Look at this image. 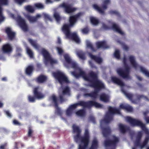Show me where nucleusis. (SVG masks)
Returning <instances> with one entry per match:
<instances>
[{"instance_id":"12","label":"nucleus","mask_w":149,"mask_h":149,"mask_svg":"<svg viewBox=\"0 0 149 149\" xmlns=\"http://www.w3.org/2000/svg\"><path fill=\"white\" fill-rule=\"evenodd\" d=\"M113 139L111 140L107 139L104 141V144L106 147L111 146H115L119 142V138L114 135L112 136Z\"/></svg>"},{"instance_id":"34","label":"nucleus","mask_w":149,"mask_h":149,"mask_svg":"<svg viewBox=\"0 0 149 149\" xmlns=\"http://www.w3.org/2000/svg\"><path fill=\"white\" fill-rule=\"evenodd\" d=\"M25 17L31 22H33L37 21L36 18L34 17H32L29 15H26Z\"/></svg>"},{"instance_id":"48","label":"nucleus","mask_w":149,"mask_h":149,"mask_svg":"<svg viewBox=\"0 0 149 149\" xmlns=\"http://www.w3.org/2000/svg\"><path fill=\"white\" fill-rule=\"evenodd\" d=\"M33 131L31 127H29L28 128V136L29 137H32L33 135Z\"/></svg>"},{"instance_id":"43","label":"nucleus","mask_w":149,"mask_h":149,"mask_svg":"<svg viewBox=\"0 0 149 149\" xmlns=\"http://www.w3.org/2000/svg\"><path fill=\"white\" fill-rule=\"evenodd\" d=\"M114 56L115 58L118 59H120V52L118 50H115L114 53Z\"/></svg>"},{"instance_id":"27","label":"nucleus","mask_w":149,"mask_h":149,"mask_svg":"<svg viewBox=\"0 0 149 149\" xmlns=\"http://www.w3.org/2000/svg\"><path fill=\"white\" fill-rule=\"evenodd\" d=\"M47 78L46 76L43 75L39 76L36 79V81L39 83H42L46 81Z\"/></svg>"},{"instance_id":"24","label":"nucleus","mask_w":149,"mask_h":149,"mask_svg":"<svg viewBox=\"0 0 149 149\" xmlns=\"http://www.w3.org/2000/svg\"><path fill=\"white\" fill-rule=\"evenodd\" d=\"M70 26H70V24H65L62 27V30L65 35L66 36L67 35H68V34L70 33Z\"/></svg>"},{"instance_id":"61","label":"nucleus","mask_w":149,"mask_h":149,"mask_svg":"<svg viewBox=\"0 0 149 149\" xmlns=\"http://www.w3.org/2000/svg\"><path fill=\"white\" fill-rule=\"evenodd\" d=\"M102 27L105 30H107L109 29V28L104 24H102Z\"/></svg>"},{"instance_id":"51","label":"nucleus","mask_w":149,"mask_h":149,"mask_svg":"<svg viewBox=\"0 0 149 149\" xmlns=\"http://www.w3.org/2000/svg\"><path fill=\"white\" fill-rule=\"evenodd\" d=\"M73 111L69 108H68L66 111V114L67 116H70L71 115Z\"/></svg>"},{"instance_id":"17","label":"nucleus","mask_w":149,"mask_h":149,"mask_svg":"<svg viewBox=\"0 0 149 149\" xmlns=\"http://www.w3.org/2000/svg\"><path fill=\"white\" fill-rule=\"evenodd\" d=\"M2 50L3 53L10 54L12 52L13 48L10 44L7 43L3 45Z\"/></svg>"},{"instance_id":"21","label":"nucleus","mask_w":149,"mask_h":149,"mask_svg":"<svg viewBox=\"0 0 149 149\" xmlns=\"http://www.w3.org/2000/svg\"><path fill=\"white\" fill-rule=\"evenodd\" d=\"M66 37L68 38L74 40L77 43H79L80 42V39L76 33H71L70 32L68 35H67Z\"/></svg>"},{"instance_id":"2","label":"nucleus","mask_w":149,"mask_h":149,"mask_svg":"<svg viewBox=\"0 0 149 149\" xmlns=\"http://www.w3.org/2000/svg\"><path fill=\"white\" fill-rule=\"evenodd\" d=\"M72 133L74 141L79 144L78 149H86L90 141V135L88 129L85 130L84 135L81 136V130L75 124L72 126Z\"/></svg>"},{"instance_id":"29","label":"nucleus","mask_w":149,"mask_h":149,"mask_svg":"<svg viewBox=\"0 0 149 149\" xmlns=\"http://www.w3.org/2000/svg\"><path fill=\"white\" fill-rule=\"evenodd\" d=\"M129 59L132 66L135 69H136L139 65L136 62L134 57L132 56H130L129 57Z\"/></svg>"},{"instance_id":"22","label":"nucleus","mask_w":149,"mask_h":149,"mask_svg":"<svg viewBox=\"0 0 149 149\" xmlns=\"http://www.w3.org/2000/svg\"><path fill=\"white\" fill-rule=\"evenodd\" d=\"M34 70V67L33 65H29L25 69V73L27 75L30 76L32 74Z\"/></svg>"},{"instance_id":"38","label":"nucleus","mask_w":149,"mask_h":149,"mask_svg":"<svg viewBox=\"0 0 149 149\" xmlns=\"http://www.w3.org/2000/svg\"><path fill=\"white\" fill-rule=\"evenodd\" d=\"M140 68L141 72L144 74L146 76L149 77V72L143 67L140 66Z\"/></svg>"},{"instance_id":"6","label":"nucleus","mask_w":149,"mask_h":149,"mask_svg":"<svg viewBox=\"0 0 149 149\" xmlns=\"http://www.w3.org/2000/svg\"><path fill=\"white\" fill-rule=\"evenodd\" d=\"M123 62L125 68H118L117 70V72L118 75L123 78H129L130 77V68L127 64V59L125 56H124Z\"/></svg>"},{"instance_id":"49","label":"nucleus","mask_w":149,"mask_h":149,"mask_svg":"<svg viewBox=\"0 0 149 149\" xmlns=\"http://www.w3.org/2000/svg\"><path fill=\"white\" fill-rule=\"evenodd\" d=\"M14 1L16 3L20 5H22L24 3L28 1V0H14Z\"/></svg>"},{"instance_id":"54","label":"nucleus","mask_w":149,"mask_h":149,"mask_svg":"<svg viewBox=\"0 0 149 149\" xmlns=\"http://www.w3.org/2000/svg\"><path fill=\"white\" fill-rule=\"evenodd\" d=\"M81 31L83 34H87L88 33L89 30L88 28L87 27H86L82 29Z\"/></svg>"},{"instance_id":"62","label":"nucleus","mask_w":149,"mask_h":149,"mask_svg":"<svg viewBox=\"0 0 149 149\" xmlns=\"http://www.w3.org/2000/svg\"><path fill=\"white\" fill-rule=\"evenodd\" d=\"M5 113L6 115L9 117L11 118L12 117V115L9 111H5Z\"/></svg>"},{"instance_id":"47","label":"nucleus","mask_w":149,"mask_h":149,"mask_svg":"<svg viewBox=\"0 0 149 149\" xmlns=\"http://www.w3.org/2000/svg\"><path fill=\"white\" fill-rule=\"evenodd\" d=\"M28 100L29 102H34L35 101L36 97L34 96H33L31 95H29L28 96Z\"/></svg>"},{"instance_id":"23","label":"nucleus","mask_w":149,"mask_h":149,"mask_svg":"<svg viewBox=\"0 0 149 149\" xmlns=\"http://www.w3.org/2000/svg\"><path fill=\"white\" fill-rule=\"evenodd\" d=\"M88 54L91 59L94 60L97 63L100 64L102 62V59L101 57L94 55L90 53H89Z\"/></svg>"},{"instance_id":"13","label":"nucleus","mask_w":149,"mask_h":149,"mask_svg":"<svg viewBox=\"0 0 149 149\" xmlns=\"http://www.w3.org/2000/svg\"><path fill=\"white\" fill-rule=\"evenodd\" d=\"M53 102L54 103V106L56 108L55 114L61 116H62V112L61 109L58 107V99L54 95H52L51 97Z\"/></svg>"},{"instance_id":"20","label":"nucleus","mask_w":149,"mask_h":149,"mask_svg":"<svg viewBox=\"0 0 149 149\" xmlns=\"http://www.w3.org/2000/svg\"><path fill=\"white\" fill-rule=\"evenodd\" d=\"M109 113H107V114H109L110 116L112 117V119H113V117L111 115H114V114H120V112L119 109H117L115 107H113L111 106H109L108 108ZM106 115H105L106 116Z\"/></svg>"},{"instance_id":"40","label":"nucleus","mask_w":149,"mask_h":149,"mask_svg":"<svg viewBox=\"0 0 149 149\" xmlns=\"http://www.w3.org/2000/svg\"><path fill=\"white\" fill-rule=\"evenodd\" d=\"M27 53L31 58H33V54L32 51L28 47H27L26 48Z\"/></svg>"},{"instance_id":"57","label":"nucleus","mask_w":149,"mask_h":149,"mask_svg":"<svg viewBox=\"0 0 149 149\" xmlns=\"http://www.w3.org/2000/svg\"><path fill=\"white\" fill-rule=\"evenodd\" d=\"M8 0H0V3L3 5H7Z\"/></svg>"},{"instance_id":"58","label":"nucleus","mask_w":149,"mask_h":149,"mask_svg":"<svg viewBox=\"0 0 149 149\" xmlns=\"http://www.w3.org/2000/svg\"><path fill=\"white\" fill-rule=\"evenodd\" d=\"M13 124L15 125H20L21 124L16 120H14L13 121Z\"/></svg>"},{"instance_id":"30","label":"nucleus","mask_w":149,"mask_h":149,"mask_svg":"<svg viewBox=\"0 0 149 149\" xmlns=\"http://www.w3.org/2000/svg\"><path fill=\"white\" fill-rule=\"evenodd\" d=\"M112 29L113 30L116 31L121 35H123L124 33L123 32L121 29L119 28L118 26L115 24H113L112 26Z\"/></svg>"},{"instance_id":"53","label":"nucleus","mask_w":149,"mask_h":149,"mask_svg":"<svg viewBox=\"0 0 149 149\" xmlns=\"http://www.w3.org/2000/svg\"><path fill=\"white\" fill-rule=\"evenodd\" d=\"M36 7L39 9H43L44 8V6L41 3H37L35 4Z\"/></svg>"},{"instance_id":"64","label":"nucleus","mask_w":149,"mask_h":149,"mask_svg":"<svg viewBox=\"0 0 149 149\" xmlns=\"http://www.w3.org/2000/svg\"><path fill=\"white\" fill-rule=\"evenodd\" d=\"M147 123H149V116H146L144 118Z\"/></svg>"},{"instance_id":"33","label":"nucleus","mask_w":149,"mask_h":149,"mask_svg":"<svg viewBox=\"0 0 149 149\" xmlns=\"http://www.w3.org/2000/svg\"><path fill=\"white\" fill-rule=\"evenodd\" d=\"M65 95L61 93L59 94L58 98L61 103H62L67 100V99L65 97Z\"/></svg>"},{"instance_id":"1","label":"nucleus","mask_w":149,"mask_h":149,"mask_svg":"<svg viewBox=\"0 0 149 149\" xmlns=\"http://www.w3.org/2000/svg\"><path fill=\"white\" fill-rule=\"evenodd\" d=\"M72 74L76 78L81 76L86 81L89 83V86L94 88L93 92L97 96L99 92L102 89H104L105 86L104 84L98 79L97 74L93 71L90 72L88 75L85 72L80 70L79 73H77L75 71L71 72Z\"/></svg>"},{"instance_id":"28","label":"nucleus","mask_w":149,"mask_h":149,"mask_svg":"<svg viewBox=\"0 0 149 149\" xmlns=\"http://www.w3.org/2000/svg\"><path fill=\"white\" fill-rule=\"evenodd\" d=\"M111 80L114 83L116 84L119 86H123L124 85V83L120 79L116 77H111Z\"/></svg>"},{"instance_id":"52","label":"nucleus","mask_w":149,"mask_h":149,"mask_svg":"<svg viewBox=\"0 0 149 149\" xmlns=\"http://www.w3.org/2000/svg\"><path fill=\"white\" fill-rule=\"evenodd\" d=\"M109 13L111 15H115L118 16L120 15L119 13L116 10H110L109 11Z\"/></svg>"},{"instance_id":"4","label":"nucleus","mask_w":149,"mask_h":149,"mask_svg":"<svg viewBox=\"0 0 149 149\" xmlns=\"http://www.w3.org/2000/svg\"><path fill=\"white\" fill-rule=\"evenodd\" d=\"M79 105L88 108H91L93 106H94L96 108H100L103 106L102 105L94 101L90 100L85 102L81 101L77 103L71 105L69 108L73 111V110L77 108Z\"/></svg>"},{"instance_id":"32","label":"nucleus","mask_w":149,"mask_h":149,"mask_svg":"<svg viewBox=\"0 0 149 149\" xmlns=\"http://www.w3.org/2000/svg\"><path fill=\"white\" fill-rule=\"evenodd\" d=\"M28 41L34 48L38 49H39L40 46L37 43L36 41L33 40L32 39L29 38L28 39Z\"/></svg>"},{"instance_id":"18","label":"nucleus","mask_w":149,"mask_h":149,"mask_svg":"<svg viewBox=\"0 0 149 149\" xmlns=\"http://www.w3.org/2000/svg\"><path fill=\"white\" fill-rule=\"evenodd\" d=\"M5 32L7 34L8 39L10 40H13L15 37V33L12 31L11 29L7 27L5 28Z\"/></svg>"},{"instance_id":"9","label":"nucleus","mask_w":149,"mask_h":149,"mask_svg":"<svg viewBox=\"0 0 149 149\" xmlns=\"http://www.w3.org/2000/svg\"><path fill=\"white\" fill-rule=\"evenodd\" d=\"M110 2V0H105L103 2L102 7L99 6L97 4H94L93 5V8L100 13L104 15V10L107 8V6Z\"/></svg>"},{"instance_id":"8","label":"nucleus","mask_w":149,"mask_h":149,"mask_svg":"<svg viewBox=\"0 0 149 149\" xmlns=\"http://www.w3.org/2000/svg\"><path fill=\"white\" fill-rule=\"evenodd\" d=\"M41 52L45 59V64L46 65H47L49 62L52 65L57 63V61L52 58L47 50L43 49L42 50Z\"/></svg>"},{"instance_id":"16","label":"nucleus","mask_w":149,"mask_h":149,"mask_svg":"<svg viewBox=\"0 0 149 149\" xmlns=\"http://www.w3.org/2000/svg\"><path fill=\"white\" fill-rule=\"evenodd\" d=\"M84 14V13L80 12L75 15L70 16L69 19L70 26H73L77 21V19L83 15Z\"/></svg>"},{"instance_id":"44","label":"nucleus","mask_w":149,"mask_h":149,"mask_svg":"<svg viewBox=\"0 0 149 149\" xmlns=\"http://www.w3.org/2000/svg\"><path fill=\"white\" fill-rule=\"evenodd\" d=\"M2 10V8L0 5V23L3 22L5 19V17L3 15Z\"/></svg>"},{"instance_id":"5","label":"nucleus","mask_w":149,"mask_h":149,"mask_svg":"<svg viewBox=\"0 0 149 149\" xmlns=\"http://www.w3.org/2000/svg\"><path fill=\"white\" fill-rule=\"evenodd\" d=\"M112 120V117L109 114H107L104 119L100 121V125L102 129V133L103 136L106 138L109 137L111 133V130L109 127H103L104 124L108 123Z\"/></svg>"},{"instance_id":"31","label":"nucleus","mask_w":149,"mask_h":149,"mask_svg":"<svg viewBox=\"0 0 149 149\" xmlns=\"http://www.w3.org/2000/svg\"><path fill=\"white\" fill-rule=\"evenodd\" d=\"M98 146V142L96 139H94L92 141L91 145L89 149H97Z\"/></svg>"},{"instance_id":"10","label":"nucleus","mask_w":149,"mask_h":149,"mask_svg":"<svg viewBox=\"0 0 149 149\" xmlns=\"http://www.w3.org/2000/svg\"><path fill=\"white\" fill-rule=\"evenodd\" d=\"M122 91L125 96L134 103H137V101H138V102H139L141 99L142 98H144L146 100H148V97H147L145 96L142 95H136V96L137 97V99L133 100L132 98L133 96L132 94L127 93L123 89L122 90Z\"/></svg>"},{"instance_id":"50","label":"nucleus","mask_w":149,"mask_h":149,"mask_svg":"<svg viewBox=\"0 0 149 149\" xmlns=\"http://www.w3.org/2000/svg\"><path fill=\"white\" fill-rule=\"evenodd\" d=\"M143 134L142 131L139 132L136 136V139L141 140L142 136Z\"/></svg>"},{"instance_id":"45","label":"nucleus","mask_w":149,"mask_h":149,"mask_svg":"<svg viewBox=\"0 0 149 149\" xmlns=\"http://www.w3.org/2000/svg\"><path fill=\"white\" fill-rule=\"evenodd\" d=\"M77 55L78 57L81 59L83 60L85 59V54L84 53L81 52H78L77 53Z\"/></svg>"},{"instance_id":"56","label":"nucleus","mask_w":149,"mask_h":149,"mask_svg":"<svg viewBox=\"0 0 149 149\" xmlns=\"http://www.w3.org/2000/svg\"><path fill=\"white\" fill-rule=\"evenodd\" d=\"M125 110L128 111H132L133 110V108L131 107L129 105L126 106Z\"/></svg>"},{"instance_id":"42","label":"nucleus","mask_w":149,"mask_h":149,"mask_svg":"<svg viewBox=\"0 0 149 149\" xmlns=\"http://www.w3.org/2000/svg\"><path fill=\"white\" fill-rule=\"evenodd\" d=\"M64 59L66 62L68 64L71 63L72 60L68 54H65L64 56Z\"/></svg>"},{"instance_id":"25","label":"nucleus","mask_w":149,"mask_h":149,"mask_svg":"<svg viewBox=\"0 0 149 149\" xmlns=\"http://www.w3.org/2000/svg\"><path fill=\"white\" fill-rule=\"evenodd\" d=\"M100 100L105 102H108L109 101V96L104 93H102L100 96Z\"/></svg>"},{"instance_id":"3","label":"nucleus","mask_w":149,"mask_h":149,"mask_svg":"<svg viewBox=\"0 0 149 149\" xmlns=\"http://www.w3.org/2000/svg\"><path fill=\"white\" fill-rule=\"evenodd\" d=\"M127 120L131 126L132 127L137 126L140 127L147 135L144 141L142 144H141V139H136L134 142L135 146L132 149H136V147H139L141 149L143 148L146 146L149 141V131L146 126L145 125L138 119L130 117H127Z\"/></svg>"},{"instance_id":"60","label":"nucleus","mask_w":149,"mask_h":149,"mask_svg":"<svg viewBox=\"0 0 149 149\" xmlns=\"http://www.w3.org/2000/svg\"><path fill=\"white\" fill-rule=\"evenodd\" d=\"M91 97H93L94 98H96L97 96L95 94V93L93 92L91 93Z\"/></svg>"},{"instance_id":"19","label":"nucleus","mask_w":149,"mask_h":149,"mask_svg":"<svg viewBox=\"0 0 149 149\" xmlns=\"http://www.w3.org/2000/svg\"><path fill=\"white\" fill-rule=\"evenodd\" d=\"M95 45L97 49L100 48L106 49L109 47L107 45V42L105 40L98 41L95 43Z\"/></svg>"},{"instance_id":"37","label":"nucleus","mask_w":149,"mask_h":149,"mask_svg":"<svg viewBox=\"0 0 149 149\" xmlns=\"http://www.w3.org/2000/svg\"><path fill=\"white\" fill-rule=\"evenodd\" d=\"M70 92V89L69 88L66 86L64 88H63L62 92L61 93L66 95L67 94H69Z\"/></svg>"},{"instance_id":"35","label":"nucleus","mask_w":149,"mask_h":149,"mask_svg":"<svg viewBox=\"0 0 149 149\" xmlns=\"http://www.w3.org/2000/svg\"><path fill=\"white\" fill-rule=\"evenodd\" d=\"M76 114L79 116H83L85 114V111L84 110L80 109L76 112Z\"/></svg>"},{"instance_id":"15","label":"nucleus","mask_w":149,"mask_h":149,"mask_svg":"<svg viewBox=\"0 0 149 149\" xmlns=\"http://www.w3.org/2000/svg\"><path fill=\"white\" fill-rule=\"evenodd\" d=\"M17 21L21 29L24 32H26L29 31V28L25 20L22 19L20 16H18Z\"/></svg>"},{"instance_id":"14","label":"nucleus","mask_w":149,"mask_h":149,"mask_svg":"<svg viewBox=\"0 0 149 149\" xmlns=\"http://www.w3.org/2000/svg\"><path fill=\"white\" fill-rule=\"evenodd\" d=\"M42 89L39 86L34 87L33 90V93L36 99H40L43 98L45 95L42 92Z\"/></svg>"},{"instance_id":"55","label":"nucleus","mask_w":149,"mask_h":149,"mask_svg":"<svg viewBox=\"0 0 149 149\" xmlns=\"http://www.w3.org/2000/svg\"><path fill=\"white\" fill-rule=\"evenodd\" d=\"M56 49L57 50L58 53L59 55H62L63 53V50L60 47H56Z\"/></svg>"},{"instance_id":"7","label":"nucleus","mask_w":149,"mask_h":149,"mask_svg":"<svg viewBox=\"0 0 149 149\" xmlns=\"http://www.w3.org/2000/svg\"><path fill=\"white\" fill-rule=\"evenodd\" d=\"M52 74L53 76L61 86L64 84H68L70 82L67 77L61 72L58 71L53 72Z\"/></svg>"},{"instance_id":"39","label":"nucleus","mask_w":149,"mask_h":149,"mask_svg":"<svg viewBox=\"0 0 149 149\" xmlns=\"http://www.w3.org/2000/svg\"><path fill=\"white\" fill-rule=\"evenodd\" d=\"M26 10L29 12L33 13L34 11L33 8L30 5H27L25 7Z\"/></svg>"},{"instance_id":"63","label":"nucleus","mask_w":149,"mask_h":149,"mask_svg":"<svg viewBox=\"0 0 149 149\" xmlns=\"http://www.w3.org/2000/svg\"><path fill=\"white\" fill-rule=\"evenodd\" d=\"M71 65V66L72 68H76L77 67V65L76 63L74 62H73L72 61L71 63H70Z\"/></svg>"},{"instance_id":"46","label":"nucleus","mask_w":149,"mask_h":149,"mask_svg":"<svg viewBox=\"0 0 149 149\" xmlns=\"http://www.w3.org/2000/svg\"><path fill=\"white\" fill-rule=\"evenodd\" d=\"M87 47L91 49L93 51L95 52L96 50L93 47V45L90 42H88L87 43Z\"/></svg>"},{"instance_id":"26","label":"nucleus","mask_w":149,"mask_h":149,"mask_svg":"<svg viewBox=\"0 0 149 149\" xmlns=\"http://www.w3.org/2000/svg\"><path fill=\"white\" fill-rule=\"evenodd\" d=\"M120 132L122 134H125L129 130V127L126 125L120 123L118 125Z\"/></svg>"},{"instance_id":"11","label":"nucleus","mask_w":149,"mask_h":149,"mask_svg":"<svg viewBox=\"0 0 149 149\" xmlns=\"http://www.w3.org/2000/svg\"><path fill=\"white\" fill-rule=\"evenodd\" d=\"M60 6L63 9L66 13L68 14L74 12L77 9L76 8L73 7L71 4L65 2L61 4Z\"/></svg>"},{"instance_id":"59","label":"nucleus","mask_w":149,"mask_h":149,"mask_svg":"<svg viewBox=\"0 0 149 149\" xmlns=\"http://www.w3.org/2000/svg\"><path fill=\"white\" fill-rule=\"evenodd\" d=\"M90 120L93 123L95 124L96 123V121L95 118L93 116H90L89 117Z\"/></svg>"},{"instance_id":"41","label":"nucleus","mask_w":149,"mask_h":149,"mask_svg":"<svg viewBox=\"0 0 149 149\" xmlns=\"http://www.w3.org/2000/svg\"><path fill=\"white\" fill-rule=\"evenodd\" d=\"M54 16L57 22H59L61 20V17L58 13L55 12L54 14Z\"/></svg>"},{"instance_id":"36","label":"nucleus","mask_w":149,"mask_h":149,"mask_svg":"<svg viewBox=\"0 0 149 149\" xmlns=\"http://www.w3.org/2000/svg\"><path fill=\"white\" fill-rule=\"evenodd\" d=\"M90 21L92 24L94 25H97L99 23V20L93 17H91Z\"/></svg>"}]
</instances>
